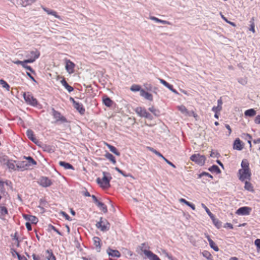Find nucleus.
<instances>
[{
  "instance_id": "f704fd0d",
  "label": "nucleus",
  "mask_w": 260,
  "mask_h": 260,
  "mask_svg": "<svg viewBox=\"0 0 260 260\" xmlns=\"http://www.w3.org/2000/svg\"><path fill=\"white\" fill-rule=\"evenodd\" d=\"M96 204L104 213L107 212L108 210L107 207L104 203L99 201Z\"/></svg>"
},
{
  "instance_id": "b1692460",
  "label": "nucleus",
  "mask_w": 260,
  "mask_h": 260,
  "mask_svg": "<svg viewBox=\"0 0 260 260\" xmlns=\"http://www.w3.org/2000/svg\"><path fill=\"white\" fill-rule=\"evenodd\" d=\"M103 103L107 107H110L112 105L113 101L107 96H105L103 98Z\"/></svg>"
},
{
  "instance_id": "39448f33",
  "label": "nucleus",
  "mask_w": 260,
  "mask_h": 260,
  "mask_svg": "<svg viewBox=\"0 0 260 260\" xmlns=\"http://www.w3.org/2000/svg\"><path fill=\"white\" fill-rule=\"evenodd\" d=\"M97 228L101 230L103 232L108 231L110 229V223L106 219H103L101 217L100 221L98 222L96 224Z\"/></svg>"
},
{
  "instance_id": "338daca9",
  "label": "nucleus",
  "mask_w": 260,
  "mask_h": 260,
  "mask_svg": "<svg viewBox=\"0 0 260 260\" xmlns=\"http://www.w3.org/2000/svg\"><path fill=\"white\" fill-rule=\"evenodd\" d=\"M144 86L145 87L146 89L148 90H151L152 89V85L150 84H144Z\"/></svg>"
},
{
  "instance_id": "c756f323",
  "label": "nucleus",
  "mask_w": 260,
  "mask_h": 260,
  "mask_svg": "<svg viewBox=\"0 0 260 260\" xmlns=\"http://www.w3.org/2000/svg\"><path fill=\"white\" fill-rule=\"evenodd\" d=\"M212 219L214 224L215 226H216L217 228H220L221 226V222L217 218H216L214 217V215H212V217H210Z\"/></svg>"
},
{
  "instance_id": "5fc2aeb1",
  "label": "nucleus",
  "mask_w": 260,
  "mask_h": 260,
  "mask_svg": "<svg viewBox=\"0 0 260 260\" xmlns=\"http://www.w3.org/2000/svg\"><path fill=\"white\" fill-rule=\"evenodd\" d=\"M162 158L164 159V160H165V161L168 164H169L170 166H171V167H172L173 168H176V166L175 165H174L172 162H171L170 161H169V160H168L167 158H166L165 157H162Z\"/></svg>"
},
{
  "instance_id": "6e6552de",
  "label": "nucleus",
  "mask_w": 260,
  "mask_h": 260,
  "mask_svg": "<svg viewBox=\"0 0 260 260\" xmlns=\"http://www.w3.org/2000/svg\"><path fill=\"white\" fill-rule=\"evenodd\" d=\"M145 243L141 244V249L150 260H160L156 254L152 253L151 251L143 249V247Z\"/></svg>"
},
{
  "instance_id": "393cba45",
  "label": "nucleus",
  "mask_w": 260,
  "mask_h": 260,
  "mask_svg": "<svg viewBox=\"0 0 260 260\" xmlns=\"http://www.w3.org/2000/svg\"><path fill=\"white\" fill-rule=\"evenodd\" d=\"M59 165L60 166L63 167L65 169H74L73 166L72 165L65 161H60L59 162Z\"/></svg>"
},
{
  "instance_id": "e2e57ef3",
  "label": "nucleus",
  "mask_w": 260,
  "mask_h": 260,
  "mask_svg": "<svg viewBox=\"0 0 260 260\" xmlns=\"http://www.w3.org/2000/svg\"><path fill=\"white\" fill-rule=\"evenodd\" d=\"M159 80L160 81V82L163 84L165 86L167 87L168 86L169 83L166 82L165 80L162 79H159Z\"/></svg>"
},
{
  "instance_id": "aec40b11",
  "label": "nucleus",
  "mask_w": 260,
  "mask_h": 260,
  "mask_svg": "<svg viewBox=\"0 0 260 260\" xmlns=\"http://www.w3.org/2000/svg\"><path fill=\"white\" fill-rule=\"evenodd\" d=\"M26 135L27 137L35 143H37L38 142L37 139L34 137V132L30 129H28L26 132Z\"/></svg>"
},
{
  "instance_id": "69168bd1",
  "label": "nucleus",
  "mask_w": 260,
  "mask_h": 260,
  "mask_svg": "<svg viewBox=\"0 0 260 260\" xmlns=\"http://www.w3.org/2000/svg\"><path fill=\"white\" fill-rule=\"evenodd\" d=\"M149 18L153 21H155L156 22H160V19L154 17V16H150Z\"/></svg>"
},
{
  "instance_id": "09e8293b",
  "label": "nucleus",
  "mask_w": 260,
  "mask_h": 260,
  "mask_svg": "<svg viewBox=\"0 0 260 260\" xmlns=\"http://www.w3.org/2000/svg\"><path fill=\"white\" fill-rule=\"evenodd\" d=\"M208 176L209 177H210V178H213V177L211 175H210L209 173H207V172H202V173L200 174L199 175V178H201V177H202L203 176Z\"/></svg>"
},
{
  "instance_id": "dca6fc26",
  "label": "nucleus",
  "mask_w": 260,
  "mask_h": 260,
  "mask_svg": "<svg viewBox=\"0 0 260 260\" xmlns=\"http://www.w3.org/2000/svg\"><path fill=\"white\" fill-rule=\"evenodd\" d=\"M23 216L25 219L29 221H30L33 224L37 223L38 221V218L36 216L33 215L23 214Z\"/></svg>"
},
{
  "instance_id": "5701e85b",
  "label": "nucleus",
  "mask_w": 260,
  "mask_h": 260,
  "mask_svg": "<svg viewBox=\"0 0 260 260\" xmlns=\"http://www.w3.org/2000/svg\"><path fill=\"white\" fill-rule=\"evenodd\" d=\"M234 148L238 150H241L242 149L243 147L241 144V142L239 139H237L234 143Z\"/></svg>"
},
{
  "instance_id": "423d86ee",
  "label": "nucleus",
  "mask_w": 260,
  "mask_h": 260,
  "mask_svg": "<svg viewBox=\"0 0 260 260\" xmlns=\"http://www.w3.org/2000/svg\"><path fill=\"white\" fill-rule=\"evenodd\" d=\"M52 115L55 119L56 122L60 121L61 123H65L67 122L66 118L61 115L60 112L56 111L54 108L52 109Z\"/></svg>"
},
{
  "instance_id": "a18cd8bd",
  "label": "nucleus",
  "mask_w": 260,
  "mask_h": 260,
  "mask_svg": "<svg viewBox=\"0 0 260 260\" xmlns=\"http://www.w3.org/2000/svg\"><path fill=\"white\" fill-rule=\"evenodd\" d=\"M202 206L205 209L206 212L208 214V215L210 216V217H212V215H213L209 209L205 206V204H202Z\"/></svg>"
},
{
  "instance_id": "e433bc0d",
  "label": "nucleus",
  "mask_w": 260,
  "mask_h": 260,
  "mask_svg": "<svg viewBox=\"0 0 260 260\" xmlns=\"http://www.w3.org/2000/svg\"><path fill=\"white\" fill-rule=\"evenodd\" d=\"M178 109L183 114L187 115H188V111L186 107L183 105H181L178 107Z\"/></svg>"
},
{
  "instance_id": "8fccbe9b",
  "label": "nucleus",
  "mask_w": 260,
  "mask_h": 260,
  "mask_svg": "<svg viewBox=\"0 0 260 260\" xmlns=\"http://www.w3.org/2000/svg\"><path fill=\"white\" fill-rule=\"evenodd\" d=\"M60 214H61L67 220L71 221V218L64 211H61Z\"/></svg>"
},
{
  "instance_id": "79ce46f5",
  "label": "nucleus",
  "mask_w": 260,
  "mask_h": 260,
  "mask_svg": "<svg viewBox=\"0 0 260 260\" xmlns=\"http://www.w3.org/2000/svg\"><path fill=\"white\" fill-rule=\"evenodd\" d=\"M130 89L132 91H134V92L138 91H140V90H141V89H141V86L137 84H133L131 87Z\"/></svg>"
},
{
  "instance_id": "c9c22d12",
  "label": "nucleus",
  "mask_w": 260,
  "mask_h": 260,
  "mask_svg": "<svg viewBox=\"0 0 260 260\" xmlns=\"http://www.w3.org/2000/svg\"><path fill=\"white\" fill-rule=\"evenodd\" d=\"M105 157L107 159L110 160L114 164H115L116 163V159L115 158V157L112 154H111V153H110L109 152H107L105 154Z\"/></svg>"
},
{
  "instance_id": "6e6d98bb",
  "label": "nucleus",
  "mask_w": 260,
  "mask_h": 260,
  "mask_svg": "<svg viewBox=\"0 0 260 260\" xmlns=\"http://www.w3.org/2000/svg\"><path fill=\"white\" fill-rule=\"evenodd\" d=\"M26 63H24V64H23L22 65V66L24 68H25V69H27V70H29V71H30V72H34V71H33L32 69L31 68V67H30V66H29L26 65Z\"/></svg>"
},
{
  "instance_id": "58836bf2",
  "label": "nucleus",
  "mask_w": 260,
  "mask_h": 260,
  "mask_svg": "<svg viewBox=\"0 0 260 260\" xmlns=\"http://www.w3.org/2000/svg\"><path fill=\"white\" fill-rule=\"evenodd\" d=\"M148 110L155 116H158L160 114L159 110L154 108V107L149 108Z\"/></svg>"
},
{
  "instance_id": "4be33fe9",
  "label": "nucleus",
  "mask_w": 260,
  "mask_h": 260,
  "mask_svg": "<svg viewBox=\"0 0 260 260\" xmlns=\"http://www.w3.org/2000/svg\"><path fill=\"white\" fill-rule=\"evenodd\" d=\"M135 111L140 116L143 117L147 112L145 109L142 107H137Z\"/></svg>"
},
{
  "instance_id": "7ed1b4c3",
  "label": "nucleus",
  "mask_w": 260,
  "mask_h": 260,
  "mask_svg": "<svg viewBox=\"0 0 260 260\" xmlns=\"http://www.w3.org/2000/svg\"><path fill=\"white\" fill-rule=\"evenodd\" d=\"M23 96L27 104L32 106H36L38 105L37 100L33 96L32 94L30 92H24Z\"/></svg>"
},
{
  "instance_id": "de8ad7c7",
  "label": "nucleus",
  "mask_w": 260,
  "mask_h": 260,
  "mask_svg": "<svg viewBox=\"0 0 260 260\" xmlns=\"http://www.w3.org/2000/svg\"><path fill=\"white\" fill-rule=\"evenodd\" d=\"M149 149L152 151V152H153L154 153H155L156 155H157V156L162 158L163 157V155L160 153H159V152H158L157 151H156V150L154 149L153 148H151V147H149L148 148Z\"/></svg>"
},
{
  "instance_id": "6ab92c4d",
  "label": "nucleus",
  "mask_w": 260,
  "mask_h": 260,
  "mask_svg": "<svg viewBox=\"0 0 260 260\" xmlns=\"http://www.w3.org/2000/svg\"><path fill=\"white\" fill-rule=\"evenodd\" d=\"M60 83L69 92L73 91V87L69 85L64 78L60 81Z\"/></svg>"
},
{
  "instance_id": "a878e982",
  "label": "nucleus",
  "mask_w": 260,
  "mask_h": 260,
  "mask_svg": "<svg viewBox=\"0 0 260 260\" xmlns=\"http://www.w3.org/2000/svg\"><path fill=\"white\" fill-rule=\"evenodd\" d=\"M256 111L254 109H250L245 111L244 115L246 116L253 117L256 115Z\"/></svg>"
},
{
  "instance_id": "f257e3e1",
  "label": "nucleus",
  "mask_w": 260,
  "mask_h": 260,
  "mask_svg": "<svg viewBox=\"0 0 260 260\" xmlns=\"http://www.w3.org/2000/svg\"><path fill=\"white\" fill-rule=\"evenodd\" d=\"M103 175L102 179H96V182L103 188H109L110 186V181L112 179L111 175L110 173L107 172H103Z\"/></svg>"
},
{
  "instance_id": "4468645a",
  "label": "nucleus",
  "mask_w": 260,
  "mask_h": 260,
  "mask_svg": "<svg viewBox=\"0 0 260 260\" xmlns=\"http://www.w3.org/2000/svg\"><path fill=\"white\" fill-rule=\"evenodd\" d=\"M107 252L108 255L112 257H119L121 255L118 250H113L110 248L107 250Z\"/></svg>"
},
{
  "instance_id": "774afa93",
  "label": "nucleus",
  "mask_w": 260,
  "mask_h": 260,
  "mask_svg": "<svg viewBox=\"0 0 260 260\" xmlns=\"http://www.w3.org/2000/svg\"><path fill=\"white\" fill-rule=\"evenodd\" d=\"M25 225L28 231H30L32 230L31 224L29 222H26L25 223Z\"/></svg>"
},
{
  "instance_id": "9d476101",
  "label": "nucleus",
  "mask_w": 260,
  "mask_h": 260,
  "mask_svg": "<svg viewBox=\"0 0 260 260\" xmlns=\"http://www.w3.org/2000/svg\"><path fill=\"white\" fill-rule=\"evenodd\" d=\"M38 183L44 187L50 186L52 184L51 181L46 177H41L38 181Z\"/></svg>"
},
{
  "instance_id": "9b49d317",
  "label": "nucleus",
  "mask_w": 260,
  "mask_h": 260,
  "mask_svg": "<svg viewBox=\"0 0 260 260\" xmlns=\"http://www.w3.org/2000/svg\"><path fill=\"white\" fill-rule=\"evenodd\" d=\"M251 211V208L249 207H242L236 211V214L240 215H248Z\"/></svg>"
},
{
  "instance_id": "ea45409f",
  "label": "nucleus",
  "mask_w": 260,
  "mask_h": 260,
  "mask_svg": "<svg viewBox=\"0 0 260 260\" xmlns=\"http://www.w3.org/2000/svg\"><path fill=\"white\" fill-rule=\"evenodd\" d=\"M0 84L3 88H5L7 91L10 90L9 85L3 79L0 80Z\"/></svg>"
},
{
  "instance_id": "49530a36",
  "label": "nucleus",
  "mask_w": 260,
  "mask_h": 260,
  "mask_svg": "<svg viewBox=\"0 0 260 260\" xmlns=\"http://www.w3.org/2000/svg\"><path fill=\"white\" fill-rule=\"evenodd\" d=\"M0 212L3 215H5L8 214L7 209L4 206L0 207Z\"/></svg>"
},
{
  "instance_id": "2f4dec72",
  "label": "nucleus",
  "mask_w": 260,
  "mask_h": 260,
  "mask_svg": "<svg viewBox=\"0 0 260 260\" xmlns=\"http://www.w3.org/2000/svg\"><path fill=\"white\" fill-rule=\"evenodd\" d=\"M249 23H250V27H249V30L250 31H251L253 33H255V28H254L255 24H254V17H252L251 18V19L249 21Z\"/></svg>"
},
{
  "instance_id": "603ef678",
  "label": "nucleus",
  "mask_w": 260,
  "mask_h": 260,
  "mask_svg": "<svg viewBox=\"0 0 260 260\" xmlns=\"http://www.w3.org/2000/svg\"><path fill=\"white\" fill-rule=\"evenodd\" d=\"M222 109L221 106H214L212 108V110L215 113H218Z\"/></svg>"
},
{
  "instance_id": "c03bdc74",
  "label": "nucleus",
  "mask_w": 260,
  "mask_h": 260,
  "mask_svg": "<svg viewBox=\"0 0 260 260\" xmlns=\"http://www.w3.org/2000/svg\"><path fill=\"white\" fill-rule=\"evenodd\" d=\"M26 158L27 160L26 161L28 162L29 166H30L31 165H36V161L31 157L28 156Z\"/></svg>"
},
{
  "instance_id": "0e129e2a",
  "label": "nucleus",
  "mask_w": 260,
  "mask_h": 260,
  "mask_svg": "<svg viewBox=\"0 0 260 260\" xmlns=\"http://www.w3.org/2000/svg\"><path fill=\"white\" fill-rule=\"evenodd\" d=\"M163 253L165 254V255L170 260H172V256L170 255L167 252H166L165 250L163 251Z\"/></svg>"
},
{
  "instance_id": "37998d69",
  "label": "nucleus",
  "mask_w": 260,
  "mask_h": 260,
  "mask_svg": "<svg viewBox=\"0 0 260 260\" xmlns=\"http://www.w3.org/2000/svg\"><path fill=\"white\" fill-rule=\"evenodd\" d=\"M5 184L8 185V181H0V192L2 193L5 191Z\"/></svg>"
},
{
  "instance_id": "a211bd4d",
  "label": "nucleus",
  "mask_w": 260,
  "mask_h": 260,
  "mask_svg": "<svg viewBox=\"0 0 260 260\" xmlns=\"http://www.w3.org/2000/svg\"><path fill=\"white\" fill-rule=\"evenodd\" d=\"M74 107L81 114H83L85 112V109L83 105L79 102H76L74 105Z\"/></svg>"
},
{
  "instance_id": "f03ea898",
  "label": "nucleus",
  "mask_w": 260,
  "mask_h": 260,
  "mask_svg": "<svg viewBox=\"0 0 260 260\" xmlns=\"http://www.w3.org/2000/svg\"><path fill=\"white\" fill-rule=\"evenodd\" d=\"M40 55V52L36 49L26 52L25 56L27 58L26 61L27 63L34 62Z\"/></svg>"
},
{
  "instance_id": "4d7b16f0",
  "label": "nucleus",
  "mask_w": 260,
  "mask_h": 260,
  "mask_svg": "<svg viewBox=\"0 0 260 260\" xmlns=\"http://www.w3.org/2000/svg\"><path fill=\"white\" fill-rule=\"evenodd\" d=\"M49 227L51 228V229L56 232L59 235H61V233L55 226L52 225H50Z\"/></svg>"
},
{
  "instance_id": "7c9ffc66",
  "label": "nucleus",
  "mask_w": 260,
  "mask_h": 260,
  "mask_svg": "<svg viewBox=\"0 0 260 260\" xmlns=\"http://www.w3.org/2000/svg\"><path fill=\"white\" fill-rule=\"evenodd\" d=\"M202 255L208 260H213L211 254L207 250H204L202 253Z\"/></svg>"
},
{
  "instance_id": "c85d7f7f",
  "label": "nucleus",
  "mask_w": 260,
  "mask_h": 260,
  "mask_svg": "<svg viewBox=\"0 0 260 260\" xmlns=\"http://www.w3.org/2000/svg\"><path fill=\"white\" fill-rule=\"evenodd\" d=\"M15 161L8 160L7 162V166L10 169L16 170H17L16 164Z\"/></svg>"
},
{
  "instance_id": "680f3d73",
  "label": "nucleus",
  "mask_w": 260,
  "mask_h": 260,
  "mask_svg": "<svg viewBox=\"0 0 260 260\" xmlns=\"http://www.w3.org/2000/svg\"><path fill=\"white\" fill-rule=\"evenodd\" d=\"M254 122L256 124H260V115H258L256 116Z\"/></svg>"
},
{
  "instance_id": "72a5a7b5",
  "label": "nucleus",
  "mask_w": 260,
  "mask_h": 260,
  "mask_svg": "<svg viewBox=\"0 0 260 260\" xmlns=\"http://www.w3.org/2000/svg\"><path fill=\"white\" fill-rule=\"evenodd\" d=\"M107 146L110 149V150L113 153H114L115 155L117 156L120 155V152L117 150V149L111 145L107 144Z\"/></svg>"
},
{
  "instance_id": "3c124183",
  "label": "nucleus",
  "mask_w": 260,
  "mask_h": 260,
  "mask_svg": "<svg viewBox=\"0 0 260 260\" xmlns=\"http://www.w3.org/2000/svg\"><path fill=\"white\" fill-rule=\"evenodd\" d=\"M220 156V154L217 151H212L211 152L210 156L212 157H219Z\"/></svg>"
},
{
  "instance_id": "f3484780",
  "label": "nucleus",
  "mask_w": 260,
  "mask_h": 260,
  "mask_svg": "<svg viewBox=\"0 0 260 260\" xmlns=\"http://www.w3.org/2000/svg\"><path fill=\"white\" fill-rule=\"evenodd\" d=\"M140 95L145 99L152 101L153 100V96L151 93L145 91L144 89L140 90Z\"/></svg>"
},
{
  "instance_id": "f8f14e48",
  "label": "nucleus",
  "mask_w": 260,
  "mask_h": 260,
  "mask_svg": "<svg viewBox=\"0 0 260 260\" xmlns=\"http://www.w3.org/2000/svg\"><path fill=\"white\" fill-rule=\"evenodd\" d=\"M29 164L26 160H24L22 161H18L16 164V168L17 170L18 171H23L25 170L28 169L29 167Z\"/></svg>"
},
{
  "instance_id": "2eb2a0df",
  "label": "nucleus",
  "mask_w": 260,
  "mask_h": 260,
  "mask_svg": "<svg viewBox=\"0 0 260 260\" xmlns=\"http://www.w3.org/2000/svg\"><path fill=\"white\" fill-rule=\"evenodd\" d=\"M93 242L95 249L98 252H100L101 248V239L98 237H94L93 238Z\"/></svg>"
},
{
  "instance_id": "864d4df0",
  "label": "nucleus",
  "mask_w": 260,
  "mask_h": 260,
  "mask_svg": "<svg viewBox=\"0 0 260 260\" xmlns=\"http://www.w3.org/2000/svg\"><path fill=\"white\" fill-rule=\"evenodd\" d=\"M115 169L119 173H120L121 174H122L123 176L124 177H128V176H130L131 175L130 174H125L122 170H121L119 168H118V167H116L115 168Z\"/></svg>"
},
{
  "instance_id": "1a4fd4ad",
  "label": "nucleus",
  "mask_w": 260,
  "mask_h": 260,
  "mask_svg": "<svg viewBox=\"0 0 260 260\" xmlns=\"http://www.w3.org/2000/svg\"><path fill=\"white\" fill-rule=\"evenodd\" d=\"M65 68L67 72L70 74L73 73L74 72V68L75 67L74 63L67 59L65 60Z\"/></svg>"
},
{
  "instance_id": "412c9836",
  "label": "nucleus",
  "mask_w": 260,
  "mask_h": 260,
  "mask_svg": "<svg viewBox=\"0 0 260 260\" xmlns=\"http://www.w3.org/2000/svg\"><path fill=\"white\" fill-rule=\"evenodd\" d=\"M206 237L208 239L210 247L215 251H218L219 250V248L218 246L216 245V244L214 243V242L212 239H210L209 236H207Z\"/></svg>"
},
{
  "instance_id": "052dcab7",
  "label": "nucleus",
  "mask_w": 260,
  "mask_h": 260,
  "mask_svg": "<svg viewBox=\"0 0 260 260\" xmlns=\"http://www.w3.org/2000/svg\"><path fill=\"white\" fill-rule=\"evenodd\" d=\"M144 117L147 118L149 120H152L153 119L152 115L148 112H146V113Z\"/></svg>"
},
{
  "instance_id": "a19ab883",
  "label": "nucleus",
  "mask_w": 260,
  "mask_h": 260,
  "mask_svg": "<svg viewBox=\"0 0 260 260\" xmlns=\"http://www.w3.org/2000/svg\"><path fill=\"white\" fill-rule=\"evenodd\" d=\"M241 169L249 170V163L246 159H244L241 162Z\"/></svg>"
},
{
  "instance_id": "473e14b6",
  "label": "nucleus",
  "mask_w": 260,
  "mask_h": 260,
  "mask_svg": "<svg viewBox=\"0 0 260 260\" xmlns=\"http://www.w3.org/2000/svg\"><path fill=\"white\" fill-rule=\"evenodd\" d=\"M208 170L211 172H214L217 174H219L221 172L220 170L218 167L216 165H213L210 168H209Z\"/></svg>"
},
{
  "instance_id": "bf43d9fd",
  "label": "nucleus",
  "mask_w": 260,
  "mask_h": 260,
  "mask_svg": "<svg viewBox=\"0 0 260 260\" xmlns=\"http://www.w3.org/2000/svg\"><path fill=\"white\" fill-rule=\"evenodd\" d=\"M254 244L257 248L260 250V239H257L254 241Z\"/></svg>"
},
{
  "instance_id": "20e7f679",
  "label": "nucleus",
  "mask_w": 260,
  "mask_h": 260,
  "mask_svg": "<svg viewBox=\"0 0 260 260\" xmlns=\"http://www.w3.org/2000/svg\"><path fill=\"white\" fill-rule=\"evenodd\" d=\"M190 159L192 161H194L197 164L200 166H203L206 160V157L204 155H200V154H194L192 155Z\"/></svg>"
},
{
  "instance_id": "ddd939ff",
  "label": "nucleus",
  "mask_w": 260,
  "mask_h": 260,
  "mask_svg": "<svg viewBox=\"0 0 260 260\" xmlns=\"http://www.w3.org/2000/svg\"><path fill=\"white\" fill-rule=\"evenodd\" d=\"M42 8L43 10L47 13V14L53 15L55 18L59 19L60 20H62L61 17L57 14V13L56 11L49 9H48L46 7H43V6L42 7Z\"/></svg>"
},
{
  "instance_id": "4c0bfd02",
  "label": "nucleus",
  "mask_w": 260,
  "mask_h": 260,
  "mask_svg": "<svg viewBox=\"0 0 260 260\" xmlns=\"http://www.w3.org/2000/svg\"><path fill=\"white\" fill-rule=\"evenodd\" d=\"M244 188L245 189L250 191H253V186L249 182L246 181L245 182V186Z\"/></svg>"
},
{
  "instance_id": "13d9d810",
  "label": "nucleus",
  "mask_w": 260,
  "mask_h": 260,
  "mask_svg": "<svg viewBox=\"0 0 260 260\" xmlns=\"http://www.w3.org/2000/svg\"><path fill=\"white\" fill-rule=\"evenodd\" d=\"M15 64H21V66L24 64V63H27V61H26V59L23 61H20V60H16V61H13Z\"/></svg>"
},
{
  "instance_id": "0eeeda50",
  "label": "nucleus",
  "mask_w": 260,
  "mask_h": 260,
  "mask_svg": "<svg viewBox=\"0 0 260 260\" xmlns=\"http://www.w3.org/2000/svg\"><path fill=\"white\" fill-rule=\"evenodd\" d=\"M239 179L244 181L246 179L250 180L251 173L249 170L240 169L239 170Z\"/></svg>"
},
{
  "instance_id": "cd10ccee",
  "label": "nucleus",
  "mask_w": 260,
  "mask_h": 260,
  "mask_svg": "<svg viewBox=\"0 0 260 260\" xmlns=\"http://www.w3.org/2000/svg\"><path fill=\"white\" fill-rule=\"evenodd\" d=\"M35 1V0H20L19 2H20V6L26 7L27 5H31Z\"/></svg>"
},
{
  "instance_id": "bb28decb",
  "label": "nucleus",
  "mask_w": 260,
  "mask_h": 260,
  "mask_svg": "<svg viewBox=\"0 0 260 260\" xmlns=\"http://www.w3.org/2000/svg\"><path fill=\"white\" fill-rule=\"evenodd\" d=\"M46 252L48 254V255L46 256V258L48 260H56V257L53 253L52 250L48 249L46 251Z\"/></svg>"
}]
</instances>
